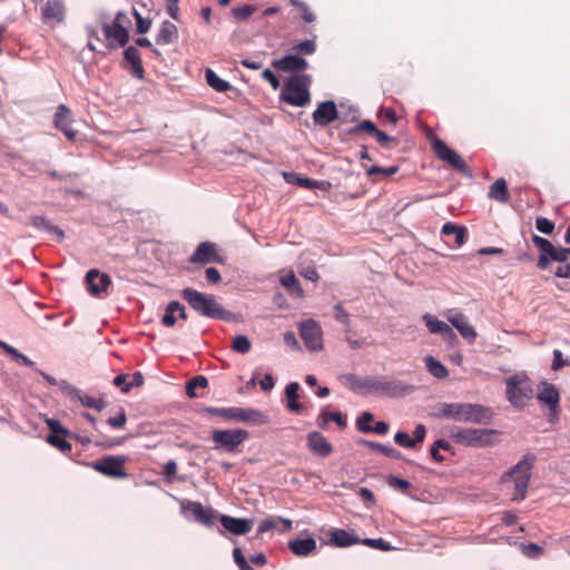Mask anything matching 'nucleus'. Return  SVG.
<instances>
[{
	"instance_id": "nucleus-14",
	"label": "nucleus",
	"mask_w": 570,
	"mask_h": 570,
	"mask_svg": "<svg viewBox=\"0 0 570 570\" xmlns=\"http://www.w3.org/2000/svg\"><path fill=\"white\" fill-rule=\"evenodd\" d=\"M445 317L459 331L464 340L470 343L475 341L478 334L462 312L458 309H449L445 313Z\"/></svg>"
},
{
	"instance_id": "nucleus-43",
	"label": "nucleus",
	"mask_w": 570,
	"mask_h": 570,
	"mask_svg": "<svg viewBox=\"0 0 570 570\" xmlns=\"http://www.w3.org/2000/svg\"><path fill=\"white\" fill-rule=\"evenodd\" d=\"M285 178L287 179L288 183H293L308 189L316 188L320 186V181L306 177H301L295 174H285Z\"/></svg>"
},
{
	"instance_id": "nucleus-5",
	"label": "nucleus",
	"mask_w": 570,
	"mask_h": 570,
	"mask_svg": "<svg viewBox=\"0 0 570 570\" xmlns=\"http://www.w3.org/2000/svg\"><path fill=\"white\" fill-rule=\"evenodd\" d=\"M309 75H297L289 78L283 87L282 99L291 106L304 107L311 101Z\"/></svg>"
},
{
	"instance_id": "nucleus-13",
	"label": "nucleus",
	"mask_w": 570,
	"mask_h": 570,
	"mask_svg": "<svg viewBox=\"0 0 570 570\" xmlns=\"http://www.w3.org/2000/svg\"><path fill=\"white\" fill-rule=\"evenodd\" d=\"M299 335L309 351L317 352L323 348V331L316 321L311 318L303 322L299 326Z\"/></svg>"
},
{
	"instance_id": "nucleus-53",
	"label": "nucleus",
	"mask_w": 570,
	"mask_h": 570,
	"mask_svg": "<svg viewBox=\"0 0 570 570\" xmlns=\"http://www.w3.org/2000/svg\"><path fill=\"white\" fill-rule=\"evenodd\" d=\"M397 170H399L397 166H391V167H387V168H383V167H380V166H372V167H370L366 170V175L368 177H373L375 175L392 176V175L396 174Z\"/></svg>"
},
{
	"instance_id": "nucleus-41",
	"label": "nucleus",
	"mask_w": 570,
	"mask_h": 570,
	"mask_svg": "<svg viewBox=\"0 0 570 570\" xmlns=\"http://www.w3.org/2000/svg\"><path fill=\"white\" fill-rule=\"evenodd\" d=\"M76 395H77L78 400L81 402V404L86 407L101 411L105 406V402L101 399H96L94 396L83 394L79 390H76Z\"/></svg>"
},
{
	"instance_id": "nucleus-34",
	"label": "nucleus",
	"mask_w": 570,
	"mask_h": 570,
	"mask_svg": "<svg viewBox=\"0 0 570 570\" xmlns=\"http://www.w3.org/2000/svg\"><path fill=\"white\" fill-rule=\"evenodd\" d=\"M298 391L299 384L297 382L289 383L285 390L287 409L294 413H299L303 410V404L298 402Z\"/></svg>"
},
{
	"instance_id": "nucleus-62",
	"label": "nucleus",
	"mask_w": 570,
	"mask_h": 570,
	"mask_svg": "<svg viewBox=\"0 0 570 570\" xmlns=\"http://www.w3.org/2000/svg\"><path fill=\"white\" fill-rule=\"evenodd\" d=\"M334 312H335V318L344 324V325H348L350 324V314L343 308L342 304H336L334 306Z\"/></svg>"
},
{
	"instance_id": "nucleus-2",
	"label": "nucleus",
	"mask_w": 570,
	"mask_h": 570,
	"mask_svg": "<svg viewBox=\"0 0 570 570\" xmlns=\"http://www.w3.org/2000/svg\"><path fill=\"white\" fill-rule=\"evenodd\" d=\"M346 384L350 385L354 392L367 391L381 393L390 397L403 396L414 390L413 386L404 384L401 381L390 380H375L365 379L360 380L354 374H347L344 376Z\"/></svg>"
},
{
	"instance_id": "nucleus-61",
	"label": "nucleus",
	"mask_w": 570,
	"mask_h": 570,
	"mask_svg": "<svg viewBox=\"0 0 570 570\" xmlns=\"http://www.w3.org/2000/svg\"><path fill=\"white\" fill-rule=\"evenodd\" d=\"M126 421H127L126 412H125V410L121 409L119 414L115 417H109L107 423L115 429H120L126 424Z\"/></svg>"
},
{
	"instance_id": "nucleus-63",
	"label": "nucleus",
	"mask_w": 570,
	"mask_h": 570,
	"mask_svg": "<svg viewBox=\"0 0 570 570\" xmlns=\"http://www.w3.org/2000/svg\"><path fill=\"white\" fill-rule=\"evenodd\" d=\"M116 26L119 23L121 28H125L128 30V28L131 26L130 17L122 11L117 12L115 16V19L112 21Z\"/></svg>"
},
{
	"instance_id": "nucleus-55",
	"label": "nucleus",
	"mask_w": 570,
	"mask_h": 570,
	"mask_svg": "<svg viewBox=\"0 0 570 570\" xmlns=\"http://www.w3.org/2000/svg\"><path fill=\"white\" fill-rule=\"evenodd\" d=\"M535 227L540 233H543L547 235L552 234L554 230V224L546 217H538L535 219Z\"/></svg>"
},
{
	"instance_id": "nucleus-54",
	"label": "nucleus",
	"mask_w": 570,
	"mask_h": 570,
	"mask_svg": "<svg viewBox=\"0 0 570 570\" xmlns=\"http://www.w3.org/2000/svg\"><path fill=\"white\" fill-rule=\"evenodd\" d=\"M377 129L379 128L376 127V125L373 121L366 119V120H362L357 126H355L351 130V132L352 134H357L360 131H365L368 135L373 136L376 132Z\"/></svg>"
},
{
	"instance_id": "nucleus-6",
	"label": "nucleus",
	"mask_w": 570,
	"mask_h": 570,
	"mask_svg": "<svg viewBox=\"0 0 570 570\" xmlns=\"http://www.w3.org/2000/svg\"><path fill=\"white\" fill-rule=\"evenodd\" d=\"M534 460V455L525 454L518 464L507 473L512 478L514 483L512 500L522 501L525 499Z\"/></svg>"
},
{
	"instance_id": "nucleus-24",
	"label": "nucleus",
	"mask_w": 570,
	"mask_h": 570,
	"mask_svg": "<svg viewBox=\"0 0 570 570\" xmlns=\"http://www.w3.org/2000/svg\"><path fill=\"white\" fill-rule=\"evenodd\" d=\"M41 17L46 22H61L65 18L63 2L61 0H47L41 7Z\"/></svg>"
},
{
	"instance_id": "nucleus-9",
	"label": "nucleus",
	"mask_w": 570,
	"mask_h": 570,
	"mask_svg": "<svg viewBox=\"0 0 570 570\" xmlns=\"http://www.w3.org/2000/svg\"><path fill=\"white\" fill-rule=\"evenodd\" d=\"M127 458L124 455H106L94 461L90 466L105 476L114 479H125L128 476L125 464Z\"/></svg>"
},
{
	"instance_id": "nucleus-1",
	"label": "nucleus",
	"mask_w": 570,
	"mask_h": 570,
	"mask_svg": "<svg viewBox=\"0 0 570 570\" xmlns=\"http://www.w3.org/2000/svg\"><path fill=\"white\" fill-rule=\"evenodd\" d=\"M180 296L196 313L204 317L227 322L234 320V314L225 309L213 294L187 287L181 291Z\"/></svg>"
},
{
	"instance_id": "nucleus-56",
	"label": "nucleus",
	"mask_w": 570,
	"mask_h": 570,
	"mask_svg": "<svg viewBox=\"0 0 570 570\" xmlns=\"http://www.w3.org/2000/svg\"><path fill=\"white\" fill-rule=\"evenodd\" d=\"M279 520H281V517L268 518V519L262 520L258 525L257 533L261 534V533L271 531L273 529H276L279 524Z\"/></svg>"
},
{
	"instance_id": "nucleus-25",
	"label": "nucleus",
	"mask_w": 570,
	"mask_h": 570,
	"mask_svg": "<svg viewBox=\"0 0 570 570\" xmlns=\"http://www.w3.org/2000/svg\"><path fill=\"white\" fill-rule=\"evenodd\" d=\"M426 434V429L423 424H417L413 432V438H411L406 432H397L394 435V441L403 448H415L417 443H422L424 441Z\"/></svg>"
},
{
	"instance_id": "nucleus-51",
	"label": "nucleus",
	"mask_w": 570,
	"mask_h": 570,
	"mask_svg": "<svg viewBox=\"0 0 570 570\" xmlns=\"http://www.w3.org/2000/svg\"><path fill=\"white\" fill-rule=\"evenodd\" d=\"M293 50L296 51L297 53L313 55L316 51V43L314 40H304L296 43L293 47Z\"/></svg>"
},
{
	"instance_id": "nucleus-33",
	"label": "nucleus",
	"mask_w": 570,
	"mask_h": 570,
	"mask_svg": "<svg viewBox=\"0 0 570 570\" xmlns=\"http://www.w3.org/2000/svg\"><path fill=\"white\" fill-rule=\"evenodd\" d=\"M29 224L31 226H33L35 228H38V229H45L51 234H53L58 240H62L65 238V233L63 230L56 226V225H52L46 217L43 216H32L29 220Z\"/></svg>"
},
{
	"instance_id": "nucleus-59",
	"label": "nucleus",
	"mask_w": 570,
	"mask_h": 570,
	"mask_svg": "<svg viewBox=\"0 0 570 570\" xmlns=\"http://www.w3.org/2000/svg\"><path fill=\"white\" fill-rule=\"evenodd\" d=\"M389 484L392 488H395L402 492H406L411 487V483L409 481L401 479L399 476H395V475L389 476Z\"/></svg>"
},
{
	"instance_id": "nucleus-16",
	"label": "nucleus",
	"mask_w": 570,
	"mask_h": 570,
	"mask_svg": "<svg viewBox=\"0 0 570 570\" xmlns=\"http://www.w3.org/2000/svg\"><path fill=\"white\" fill-rule=\"evenodd\" d=\"M86 282L88 292L92 296H101L107 293L108 288L111 285V279L109 275L105 273H100L98 269H90L86 275Z\"/></svg>"
},
{
	"instance_id": "nucleus-22",
	"label": "nucleus",
	"mask_w": 570,
	"mask_h": 570,
	"mask_svg": "<svg viewBox=\"0 0 570 570\" xmlns=\"http://www.w3.org/2000/svg\"><path fill=\"white\" fill-rule=\"evenodd\" d=\"M219 521L225 530L235 535H244L253 528V520L239 519L230 515H220Z\"/></svg>"
},
{
	"instance_id": "nucleus-44",
	"label": "nucleus",
	"mask_w": 570,
	"mask_h": 570,
	"mask_svg": "<svg viewBox=\"0 0 570 570\" xmlns=\"http://www.w3.org/2000/svg\"><path fill=\"white\" fill-rule=\"evenodd\" d=\"M289 3L297 8L301 12V17L305 22H314L316 20L315 13L309 9V7L299 0H289Z\"/></svg>"
},
{
	"instance_id": "nucleus-7",
	"label": "nucleus",
	"mask_w": 570,
	"mask_h": 570,
	"mask_svg": "<svg viewBox=\"0 0 570 570\" xmlns=\"http://www.w3.org/2000/svg\"><path fill=\"white\" fill-rule=\"evenodd\" d=\"M532 242L540 249L537 267L546 269L551 261L564 263L570 258V248L554 247L552 243L541 236L533 235Z\"/></svg>"
},
{
	"instance_id": "nucleus-17",
	"label": "nucleus",
	"mask_w": 570,
	"mask_h": 570,
	"mask_svg": "<svg viewBox=\"0 0 570 570\" xmlns=\"http://www.w3.org/2000/svg\"><path fill=\"white\" fill-rule=\"evenodd\" d=\"M190 263L205 265L208 263H223L224 258L217 254L216 245L209 242L200 243L189 258Z\"/></svg>"
},
{
	"instance_id": "nucleus-35",
	"label": "nucleus",
	"mask_w": 570,
	"mask_h": 570,
	"mask_svg": "<svg viewBox=\"0 0 570 570\" xmlns=\"http://www.w3.org/2000/svg\"><path fill=\"white\" fill-rule=\"evenodd\" d=\"M330 421H334L341 429L346 428V419L340 412L323 410L317 417V425L325 429Z\"/></svg>"
},
{
	"instance_id": "nucleus-37",
	"label": "nucleus",
	"mask_w": 570,
	"mask_h": 570,
	"mask_svg": "<svg viewBox=\"0 0 570 570\" xmlns=\"http://www.w3.org/2000/svg\"><path fill=\"white\" fill-rule=\"evenodd\" d=\"M360 443L366 445L376 453L383 454L387 458L400 459L401 453L393 446L384 445L374 441L362 440Z\"/></svg>"
},
{
	"instance_id": "nucleus-48",
	"label": "nucleus",
	"mask_w": 570,
	"mask_h": 570,
	"mask_svg": "<svg viewBox=\"0 0 570 570\" xmlns=\"http://www.w3.org/2000/svg\"><path fill=\"white\" fill-rule=\"evenodd\" d=\"M131 13L136 19L137 32L140 35L148 32L151 27V20L144 18L135 8H132Z\"/></svg>"
},
{
	"instance_id": "nucleus-20",
	"label": "nucleus",
	"mask_w": 570,
	"mask_h": 570,
	"mask_svg": "<svg viewBox=\"0 0 570 570\" xmlns=\"http://www.w3.org/2000/svg\"><path fill=\"white\" fill-rule=\"evenodd\" d=\"M313 120L317 126L325 127L338 118V111L333 100L321 102L314 110Z\"/></svg>"
},
{
	"instance_id": "nucleus-4",
	"label": "nucleus",
	"mask_w": 570,
	"mask_h": 570,
	"mask_svg": "<svg viewBox=\"0 0 570 570\" xmlns=\"http://www.w3.org/2000/svg\"><path fill=\"white\" fill-rule=\"evenodd\" d=\"M499 432L492 429L455 428L451 432L452 440L460 445L487 448L497 443Z\"/></svg>"
},
{
	"instance_id": "nucleus-12",
	"label": "nucleus",
	"mask_w": 570,
	"mask_h": 570,
	"mask_svg": "<svg viewBox=\"0 0 570 570\" xmlns=\"http://www.w3.org/2000/svg\"><path fill=\"white\" fill-rule=\"evenodd\" d=\"M248 436L249 433L243 429L214 430L212 433V440L216 448H223L228 452H235Z\"/></svg>"
},
{
	"instance_id": "nucleus-40",
	"label": "nucleus",
	"mask_w": 570,
	"mask_h": 570,
	"mask_svg": "<svg viewBox=\"0 0 570 570\" xmlns=\"http://www.w3.org/2000/svg\"><path fill=\"white\" fill-rule=\"evenodd\" d=\"M179 308H180L179 302L171 301L168 303V305L165 309V313L161 317V323L164 326L171 327L176 324V321H177L176 313H177V309H179Z\"/></svg>"
},
{
	"instance_id": "nucleus-58",
	"label": "nucleus",
	"mask_w": 570,
	"mask_h": 570,
	"mask_svg": "<svg viewBox=\"0 0 570 570\" xmlns=\"http://www.w3.org/2000/svg\"><path fill=\"white\" fill-rule=\"evenodd\" d=\"M233 557L234 561L239 568V570H254L247 562L246 558L244 557L242 550L239 548H235L233 550Z\"/></svg>"
},
{
	"instance_id": "nucleus-19",
	"label": "nucleus",
	"mask_w": 570,
	"mask_h": 570,
	"mask_svg": "<svg viewBox=\"0 0 570 570\" xmlns=\"http://www.w3.org/2000/svg\"><path fill=\"white\" fill-rule=\"evenodd\" d=\"M72 118L70 109L61 104L55 114V126L63 132L68 140H75L78 131L71 127Z\"/></svg>"
},
{
	"instance_id": "nucleus-11",
	"label": "nucleus",
	"mask_w": 570,
	"mask_h": 570,
	"mask_svg": "<svg viewBox=\"0 0 570 570\" xmlns=\"http://www.w3.org/2000/svg\"><path fill=\"white\" fill-rule=\"evenodd\" d=\"M537 399L549 407V422H557L560 414V393L557 387L552 383L541 382L538 386Z\"/></svg>"
},
{
	"instance_id": "nucleus-64",
	"label": "nucleus",
	"mask_w": 570,
	"mask_h": 570,
	"mask_svg": "<svg viewBox=\"0 0 570 570\" xmlns=\"http://www.w3.org/2000/svg\"><path fill=\"white\" fill-rule=\"evenodd\" d=\"M262 77L273 87V89L279 88V86H281L279 79L276 77V75L271 69L263 70Z\"/></svg>"
},
{
	"instance_id": "nucleus-57",
	"label": "nucleus",
	"mask_w": 570,
	"mask_h": 570,
	"mask_svg": "<svg viewBox=\"0 0 570 570\" xmlns=\"http://www.w3.org/2000/svg\"><path fill=\"white\" fill-rule=\"evenodd\" d=\"M568 365H570V361L563 358L562 352L560 350H554L553 351V361H552L551 368L553 371H559V370H561V368H563L564 366H568Z\"/></svg>"
},
{
	"instance_id": "nucleus-47",
	"label": "nucleus",
	"mask_w": 570,
	"mask_h": 570,
	"mask_svg": "<svg viewBox=\"0 0 570 570\" xmlns=\"http://www.w3.org/2000/svg\"><path fill=\"white\" fill-rule=\"evenodd\" d=\"M374 420V416L370 412H364L356 420V428L362 433H372L371 422Z\"/></svg>"
},
{
	"instance_id": "nucleus-15",
	"label": "nucleus",
	"mask_w": 570,
	"mask_h": 570,
	"mask_svg": "<svg viewBox=\"0 0 570 570\" xmlns=\"http://www.w3.org/2000/svg\"><path fill=\"white\" fill-rule=\"evenodd\" d=\"M101 29L105 35L107 47L109 49H114L116 47H125L129 41V32L125 28H121L118 23L117 26L111 22L104 21L101 22Z\"/></svg>"
},
{
	"instance_id": "nucleus-29",
	"label": "nucleus",
	"mask_w": 570,
	"mask_h": 570,
	"mask_svg": "<svg viewBox=\"0 0 570 570\" xmlns=\"http://www.w3.org/2000/svg\"><path fill=\"white\" fill-rule=\"evenodd\" d=\"M207 412L214 415H218L226 419H233L238 421H248L252 419V415L256 413L255 411L239 409V407H227V409H217L210 407L207 409Z\"/></svg>"
},
{
	"instance_id": "nucleus-3",
	"label": "nucleus",
	"mask_w": 570,
	"mask_h": 570,
	"mask_svg": "<svg viewBox=\"0 0 570 570\" xmlns=\"http://www.w3.org/2000/svg\"><path fill=\"white\" fill-rule=\"evenodd\" d=\"M440 417L452 419L459 422L475 424L489 423L492 412L480 404L471 403H442L438 407Z\"/></svg>"
},
{
	"instance_id": "nucleus-50",
	"label": "nucleus",
	"mask_w": 570,
	"mask_h": 570,
	"mask_svg": "<svg viewBox=\"0 0 570 570\" xmlns=\"http://www.w3.org/2000/svg\"><path fill=\"white\" fill-rule=\"evenodd\" d=\"M360 543H363L364 546H367L373 549H379L382 551H390L392 549V546L390 542L385 541L382 538L379 539H364L361 540Z\"/></svg>"
},
{
	"instance_id": "nucleus-46",
	"label": "nucleus",
	"mask_w": 570,
	"mask_h": 570,
	"mask_svg": "<svg viewBox=\"0 0 570 570\" xmlns=\"http://www.w3.org/2000/svg\"><path fill=\"white\" fill-rule=\"evenodd\" d=\"M232 348L240 354H246L250 351L252 344L247 336L237 335L234 337Z\"/></svg>"
},
{
	"instance_id": "nucleus-21",
	"label": "nucleus",
	"mask_w": 570,
	"mask_h": 570,
	"mask_svg": "<svg viewBox=\"0 0 570 570\" xmlns=\"http://www.w3.org/2000/svg\"><path fill=\"white\" fill-rule=\"evenodd\" d=\"M272 66L284 72H299L308 68V62L298 55H287L281 59L273 60Z\"/></svg>"
},
{
	"instance_id": "nucleus-30",
	"label": "nucleus",
	"mask_w": 570,
	"mask_h": 570,
	"mask_svg": "<svg viewBox=\"0 0 570 570\" xmlns=\"http://www.w3.org/2000/svg\"><path fill=\"white\" fill-rule=\"evenodd\" d=\"M288 548L297 557H307L316 551V541L313 538L295 539L288 542Z\"/></svg>"
},
{
	"instance_id": "nucleus-39",
	"label": "nucleus",
	"mask_w": 570,
	"mask_h": 570,
	"mask_svg": "<svg viewBox=\"0 0 570 570\" xmlns=\"http://www.w3.org/2000/svg\"><path fill=\"white\" fill-rule=\"evenodd\" d=\"M443 235H452L455 236V244L461 246L464 244L466 239V229L465 227L455 226L452 223H445L442 227Z\"/></svg>"
},
{
	"instance_id": "nucleus-27",
	"label": "nucleus",
	"mask_w": 570,
	"mask_h": 570,
	"mask_svg": "<svg viewBox=\"0 0 570 570\" xmlns=\"http://www.w3.org/2000/svg\"><path fill=\"white\" fill-rule=\"evenodd\" d=\"M125 61L130 65L127 67L128 71L138 79H144L145 70L142 67L140 52L135 47H128L124 51Z\"/></svg>"
},
{
	"instance_id": "nucleus-18",
	"label": "nucleus",
	"mask_w": 570,
	"mask_h": 570,
	"mask_svg": "<svg viewBox=\"0 0 570 570\" xmlns=\"http://www.w3.org/2000/svg\"><path fill=\"white\" fill-rule=\"evenodd\" d=\"M181 509L190 512L204 525H213L216 521V512L210 508H205L200 502L184 501L181 502Z\"/></svg>"
},
{
	"instance_id": "nucleus-10",
	"label": "nucleus",
	"mask_w": 570,
	"mask_h": 570,
	"mask_svg": "<svg viewBox=\"0 0 570 570\" xmlns=\"http://www.w3.org/2000/svg\"><path fill=\"white\" fill-rule=\"evenodd\" d=\"M431 146L433 153L440 160L446 163L454 170L463 175H469V168L464 159L443 140L434 137L431 141Z\"/></svg>"
},
{
	"instance_id": "nucleus-42",
	"label": "nucleus",
	"mask_w": 570,
	"mask_h": 570,
	"mask_svg": "<svg viewBox=\"0 0 570 570\" xmlns=\"http://www.w3.org/2000/svg\"><path fill=\"white\" fill-rule=\"evenodd\" d=\"M208 385V380L204 375H197L189 380L186 385V393L189 397H197L196 390L205 389Z\"/></svg>"
},
{
	"instance_id": "nucleus-38",
	"label": "nucleus",
	"mask_w": 570,
	"mask_h": 570,
	"mask_svg": "<svg viewBox=\"0 0 570 570\" xmlns=\"http://www.w3.org/2000/svg\"><path fill=\"white\" fill-rule=\"evenodd\" d=\"M205 78L207 83L217 92H225L230 88V83L228 81L219 78L217 73L209 68L206 69Z\"/></svg>"
},
{
	"instance_id": "nucleus-28",
	"label": "nucleus",
	"mask_w": 570,
	"mask_h": 570,
	"mask_svg": "<svg viewBox=\"0 0 570 570\" xmlns=\"http://www.w3.org/2000/svg\"><path fill=\"white\" fill-rule=\"evenodd\" d=\"M426 327L432 334H440L446 338H455L453 330L443 321H439L435 316L426 313L422 316Z\"/></svg>"
},
{
	"instance_id": "nucleus-26",
	"label": "nucleus",
	"mask_w": 570,
	"mask_h": 570,
	"mask_svg": "<svg viewBox=\"0 0 570 570\" xmlns=\"http://www.w3.org/2000/svg\"><path fill=\"white\" fill-rule=\"evenodd\" d=\"M360 538L344 529H334L330 532L328 543L337 548H346L360 543Z\"/></svg>"
},
{
	"instance_id": "nucleus-60",
	"label": "nucleus",
	"mask_w": 570,
	"mask_h": 570,
	"mask_svg": "<svg viewBox=\"0 0 570 570\" xmlns=\"http://www.w3.org/2000/svg\"><path fill=\"white\" fill-rule=\"evenodd\" d=\"M543 549L535 543L522 544V552L529 558H535L542 553Z\"/></svg>"
},
{
	"instance_id": "nucleus-52",
	"label": "nucleus",
	"mask_w": 570,
	"mask_h": 570,
	"mask_svg": "<svg viewBox=\"0 0 570 570\" xmlns=\"http://www.w3.org/2000/svg\"><path fill=\"white\" fill-rule=\"evenodd\" d=\"M60 435L61 434L49 435L47 438L48 443L58 448L60 451H62L65 453L70 452L72 449L71 444L69 442H67L66 440H63Z\"/></svg>"
},
{
	"instance_id": "nucleus-49",
	"label": "nucleus",
	"mask_w": 570,
	"mask_h": 570,
	"mask_svg": "<svg viewBox=\"0 0 570 570\" xmlns=\"http://www.w3.org/2000/svg\"><path fill=\"white\" fill-rule=\"evenodd\" d=\"M375 137L376 141L385 148H392L393 146L397 145V139L389 136L384 131L377 129L376 132L373 135Z\"/></svg>"
},
{
	"instance_id": "nucleus-32",
	"label": "nucleus",
	"mask_w": 570,
	"mask_h": 570,
	"mask_svg": "<svg viewBox=\"0 0 570 570\" xmlns=\"http://www.w3.org/2000/svg\"><path fill=\"white\" fill-rule=\"evenodd\" d=\"M488 197L499 203L505 204L510 199L508 184L504 178L497 179L489 189Z\"/></svg>"
},
{
	"instance_id": "nucleus-45",
	"label": "nucleus",
	"mask_w": 570,
	"mask_h": 570,
	"mask_svg": "<svg viewBox=\"0 0 570 570\" xmlns=\"http://www.w3.org/2000/svg\"><path fill=\"white\" fill-rule=\"evenodd\" d=\"M257 10V7L256 6H253V4H245V6H242V7H237V8H233L232 9V16L236 19V20H247L249 17H252Z\"/></svg>"
},
{
	"instance_id": "nucleus-31",
	"label": "nucleus",
	"mask_w": 570,
	"mask_h": 570,
	"mask_svg": "<svg viewBox=\"0 0 570 570\" xmlns=\"http://www.w3.org/2000/svg\"><path fill=\"white\" fill-rule=\"evenodd\" d=\"M178 39V30L177 27L168 21L165 20L160 24L159 31L156 37V42L158 45H170L177 41Z\"/></svg>"
},
{
	"instance_id": "nucleus-8",
	"label": "nucleus",
	"mask_w": 570,
	"mask_h": 570,
	"mask_svg": "<svg viewBox=\"0 0 570 570\" xmlns=\"http://www.w3.org/2000/svg\"><path fill=\"white\" fill-rule=\"evenodd\" d=\"M507 395L512 405L522 407L533 395L532 382L527 376L514 375L507 380Z\"/></svg>"
},
{
	"instance_id": "nucleus-23",
	"label": "nucleus",
	"mask_w": 570,
	"mask_h": 570,
	"mask_svg": "<svg viewBox=\"0 0 570 570\" xmlns=\"http://www.w3.org/2000/svg\"><path fill=\"white\" fill-rule=\"evenodd\" d=\"M307 445L311 452L322 458H327L333 452L332 444L317 431L307 434Z\"/></svg>"
},
{
	"instance_id": "nucleus-36",
	"label": "nucleus",
	"mask_w": 570,
	"mask_h": 570,
	"mask_svg": "<svg viewBox=\"0 0 570 570\" xmlns=\"http://www.w3.org/2000/svg\"><path fill=\"white\" fill-rule=\"evenodd\" d=\"M424 364L428 368V371L436 379L443 380L449 376L448 368L436 358H434L432 355H426L424 357Z\"/></svg>"
}]
</instances>
